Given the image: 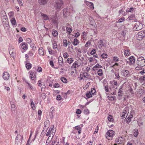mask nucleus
<instances>
[{
  "instance_id": "0eeeda50",
  "label": "nucleus",
  "mask_w": 145,
  "mask_h": 145,
  "mask_svg": "<svg viewBox=\"0 0 145 145\" xmlns=\"http://www.w3.org/2000/svg\"><path fill=\"white\" fill-rule=\"evenodd\" d=\"M37 69L35 67H33L32 70L29 71V73H30V76H32L34 78H36V71Z\"/></svg>"
},
{
  "instance_id": "a19ab883",
  "label": "nucleus",
  "mask_w": 145,
  "mask_h": 145,
  "mask_svg": "<svg viewBox=\"0 0 145 145\" xmlns=\"http://www.w3.org/2000/svg\"><path fill=\"white\" fill-rule=\"evenodd\" d=\"M57 47V44L56 42L55 41L53 44V48L54 49H56Z\"/></svg>"
},
{
  "instance_id": "052dcab7",
  "label": "nucleus",
  "mask_w": 145,
  "mask_h": 145,
  "mask_svg": "<svg viewBox=\"0 0 145 145\" xmlns=\"http://www.w3.org/2000/svg\"><path fill=\"white\" fill-rule=\"evenodd\" d=\"M37 72H40L42 71V69L40 67H39L37 69Z\"/></svg>"
},
{
  "instance_id": "49530a36",
  "label": "nucleus",
  "mask_w": 145,
  "mask_h": 145,
  "mask_svg": "<svg viewBox=\"0 0 145 145\" xmlns=\"http://www.w3.org/2000/svg\"><path fill=\"white\" fill-rule=\"evenodd\" d=\"M84 112L85 114L87 115L89 113V111L88 109H86L84 110Z\"/></svg>"
},
{
  "instance_id": "aec40b11",
  "label": "nucleus",
  "mask_w": 145,
  "mask_h": 145,
  "mask_svg": "<svg viewBox=\"0 0 145 145\" xmlns=\"http://www.w3.org/2000/svg\"><path fill=\"white\" fill-rule=\"evenodd\" d=\"M102 67V66L101 65H99L98 64H96L94 66L92 69L93 70V71H95L96 70H97V69H96V68H101Z\"/></svg>"
},
{
  "instance_id": "de8ad7c7",
  "label": "nucleus",
  "mask_w": 145,
  "mask_h": 145,
  "mask_svg": "<svg viewBox=\"0 0 145 145\" xmlns=\"http://www.w3.org/2000/svg\"><path fill=\"white\" fill-rule=\"evenodd\" d=\"M91 25L95 27L96 25V24L95 23V22L94 20H91L90 22Z\"/></svg>"
},
{
  "instance_id": "a211bd4d",
  "label": "nucleus",
  "mask_w": 145,
  "mask_h": 145,
  "mask_svg": "<svg viewBox=\"0 0 145 145\" xmlns=\"http://www.w3.org/2000/svg\"><path fill=\"white\" fill-rule=\"evenodd\" d=\"M135 14H131L130 16H129L128 18V19L129 20H134V19H135Z\"/></svg>"
},
{
  "instance_id": "f03ea898",
  "label": "nucleus",
  "mask_w": 145,
  "mask_h": 145,
  "mask_svg": "<svg viewBox=\"0 0 145 145\" xmlns=\"http://www.w3.org/2000/svg\"><path fill=\"white\" fill-rule=\"evenodd\" d=\"M114 131L112 130H109L106 132V137L108 140H112V137L114 135Z\"/></svg>"
},
{
  "instance_id": "f3484780",
  "label": "nucleus",
  "mask_w": 145,
  "mask_h": 145,
  "mask_svg": "<svg viewBox=\"0 0 145 145\" xmlns=\"http://www.w3.org/2000/svg\"><path fill=\"white\" fill-rule=\"evenodd\" d=\"M130 64H132L134 63L135 61V58L133 56H131L129 58Z\"/></svg>"
},
{
  "instance_id": "4468645a",
  "label": "nucleus",
  "mask_w": 145,
  "mask_h": 145,
  "mask_svg": "<svg viewBox=\"0 0 145 145\" xmlns=\"http://www.w3.org/2000/svg\"><path fill=\"white\" fill-rule=\"evenodd\" d=\"M87 75H88V74L87 72L83 73V72H81V73L80 74V80H84V79H83V77L86 78V76Z\"/></svg>"
},
{
  "instance_id": "37998d69",
  "label": "nucleus",
  "mask_w": 145,
  "mask_h": 145,
  "mask_svg": "<svg viewBox=\"0 0 145 145\" xmlns=\"http://www.w3.org/2000/svg\"><path fill=\"white\" fill-rule=\"evenodd\" d=\"M89 7L91 8L92 9H94V7L93 6V3L91 2H90L89 4Z\"/></svg>"
},
{
  "instance_id": "79ce46f5",
  "label": "nucleus",
  "mask_w": 145,
  "mask_h": 145,
  "mask_svg": "<svg viewBox=\"0 0 145 145\" xmlns=\"http://www.w3.org/2000/svg\"><path fill=\"white\" fill-rule=\"evenodd\" d=\"M67 60L69 64L71 63L73 61V59L72 58H68Z\"/></svg>"
},
{
  "instance_id": "4be33fe9",
  "label": "nucleus",
  "mask_w": 145,
  "mask_h": 145,
  "mask_svg": "<svg viewBox=\"0 0 145 145\" xmlns=\"http://www.w3.org/2000/svg\"><path fill=\"white\" fill-rule=\"evenodd\" d=\"M41 16L44 20H46L48 19V17L47 15L43 14L42 13H41Z\"/></svg>"
},
{
  "instance_id": "864d4df0",
  "label": "nucleus",
  "mask_w": 145,
  "mask_h": 145,
  "mask_svg": "<svg viewBox=\"0 0 145 145\" xmlns=\"http://www.w3.org/2000/svg\"><path fill=\"white\" fill-rule=\"evenodd\" d=\"M61 97L60 95H57L56 97V99L57 100L60 101L61 99Z\"/></svg>"
},
{
  "instance_id": "72a5a7b5",
  "label": "nucleus",
  "mask_w": 145,
  "mask_h": 145,
  "mask_svg": "<svg viewBox=\"0 0 145 145\" xmlns=\"http://www.w3.org/2000/svg\"><path fill=\"white\" fill-rule=\"evenodd\" d=\"M68 45L67 41L66 39L63 40V46L66 47Z\"/></svg>"
},
{
  "instance_id": "bf43d9fd",
  "label": "nucleus",
  "mask_w": 145,
  "mask_h": 145,
  "mask_svg": "<svg viewBox=\"0 0 145 145\" xmlns=\"http://www.w3.org/2000/svg\"><path fill=\"white\" fill-rule=\"evenodd\" d=\"M63 56L64 58H67L69 57V55L67 52H65L63 54Z\"/></svg>"
},
{
  "instance_id": "603ef678",
  "label": "nucleus",
  "mask_w": 145,
  "mask_h": 145,
  "mask_svg": "<svg viewBox=\"0 0 145 145\" xmlns=\"http://www.w3.org/2000/svg\"><path fill=\"white\" fill-rule=\"evenodd\" d=\"M108 119L110 121H112L113 120V119L112 118V116H109L108 117Z\"/></svg>"
},
{
  "instance_id": "9d476101",
  "label": "nucleus",
  "mask_w": 145,
  "mask_h": 145,
  "mask_svg": "<svg viewBox=\"0 0 145 145\" xmlns=\"http://www.w3.org/2000/svg\"><path fill=\"white\" fill-rule=\"evenodd\" d=\"M97 44L99 49H101L102 46H105V43L103 42V41L102 40H100L98 42Z\"/></svg>"
},
{
  "instance_id": "2f4dec72",
  "label": "nucleus",
  "mask_w": 145,
  "mask_h": 145,
  "mask_svg": "<svg viewBox=\"0 0 145 145\" xmlns=\"http://www.w3.org/2000/svg\"><path fill=\"white\" fill-rule=\"evenodd\" d=\"M89 61L90 62H91L92 61H96V62H97V60L96 59L92 57H90L89 59Z\"/></svg>"
},
{
  "instance_id": "b1692460",
  "label": "nucleus",
  "mask_w": 145,
  "mask_h": 145,
  "mask_svg": "<svg viewBox=\"0 0 145 145\" xmlns=\"http://www.w3.org/2000/svg\"><path fill=\"white\" fill-rule=\"evenodd\" d=\"M25 67L28 70L30 69L32 67V65L29 63H28L25 64Z\"/></svg>"
},
{
  "instance_id": "4d7b16f0",
  "label": "nucleus",
  "mask_w": 145,
  "mask_h": 145,
  "mask_svg": "<svg viewBox=\"0 0 145 145\" xmlns=\"http://www.w3.org/2000/svg\"><path fill=\"white\" fill-rule=\"evenodd\" d=\"M113 60L115 62H118L119 61V58L116 56H114L113 57Z\"/></svg>"
},
{
  "instance_id": "c03bdc74",
  "label": "nucleus",
  "mask_w": 145,
  "mask_h": 145,
  "mask_svg": "<svg viewBox=\"0 0 145 145\" xmlns=\"http://www.w3.org/2000/svg\"><path fill=\"white\" fill-rule=\"evenodd\" d=\"M107 56L108 55L106 54H105L104 53L103 54L101 55V57L103 59L106 58L107 57Z\"/></svg>"
},
{
  "instance_id": "09e8293b",
  "label": "nucleus",
  "mask_w": 145,
  "mask_h": 145,
  "mask_svg": "<svg viewBox=\"0 0 145 145\" xmlns=\"http://www.w3.org/2000/svg\"><path fill=\"white\" fill-rule=\"evenodd\" d=\"M96 50L95 49H93L91 51L90 54L91 55H93V54H95V53L96 52Z\"/></svg>"
},
{
  "instance_id": "3c124183",
  "label": "nucleus",
  "mask_w": 145,
  "mask_h": 145,
  "mask_svg": "<svg viewBox=\"0 0 145 145\" xmlns=\"http://www.w3.org/2000/svg\"><path fill=\"white\" fill-rule=\"evenodd\" d=\"M90 92L92 95H94L96 91L94 88H92Z\"/></svg>"
},
{
  "instance_id": "6ab92c4d",
  "label": "nucleus",
  "mask_w": 145,
  "mask_h": 145,
  "mask_svg": "<svg viewBox=\"0 0 145 145\" xmlns=\"http://www.w3.org/2000/svg\"><path fill=\"white\" fill-rule=\"evenodd\" d=\"M58 62L59 65L62 66L63 64V59L62 57H58Z\"/></svg>"
},
{
  "instance_id": "c9c22d12",
  "label": "nucleus",
  "mask_w": 145,
  "mask_h": 145,
  "mask_svg": "<svg viewBox=\"0 0 145 145\" xmlns=\"http://www.w3.org/2000/svg\"><path fill=\"white\" fill-rule=\"evenodd\" d=\"M125 18L124 17H123L120 18L118 21L116 22V23H121L123 22V21H124Z\"/></svg>"
},
{
  "instance_id": "5701e85b",
  "label": "nucleus",
  "mask_w": 145,
  "mask_h": 145,
  "mask_svg": "<svg viewBox=\"0 0 145 145\" xmlns=\"http://www.w3.org/2000/svg\"><path fill=\"white\" fill-rule=\"evenodd\" d=\"M75 129L78 130V134H79L81 133V127H80V125H78L75 127Z\"/></svg>"
},
{
  "instance_id": "20e7f679",
  "label": "nucleus",
  "mask_w": 145,
  "mask_h": 145,
  "mask_svg": "<svg viewBox=\"0 0 145 145\" xmlns=\"http://www.w3.org/2000/svg\"><path fill=\"white\" fill-rule=\"evenodd\" d=\"M142 28V24L139 22H137L133 28V30L135 31L139 30Z\"/></svg>"
},
{
  "instance_id": "680f3d73",
  "label": "nucleus",
  "mask_w": 145,
  "mask_h": 145,
  "mask_svg": "<svg viewBox=\"0 0 145 145\" xmlns=\"http://www.w3.org/2000/svg\"><path fill=\"white\" fill-rule=\"evenodd\" d=\"M81 111L79 109H78L76 110V113L77 114H80L81 113Z\"/></svg>"
},
{
  "instance_id": "f704fd0d",
  "label": "nucleus",
  "mask_w": 145,
  "mask_h": 145,
  "mask_svg": "<svg viewBox=\"0 0 145 145\" xmlns=\"http://www.w3.org/2000/svg\"><path fill=\"white\" fill-rule=\"evenodd\" d=\"M30 78L32 80L31 82L33 84L35 83L36 82L35 80H36V77L34 78V77H33L32 76H30Z\"/></svg>"
},
{
  "instance_id": "9b49d317",
  "label": "nucleus",
  "mask_w": 145,
  "mask_h": 145,
  "mask_svg": "<svg viewBox=\"0 0 145 145\" xmlns=\"http://www.w3.org/2000/svg\"><path fill=\"white\" fill-rule=\"evenodd\" d=\"M50 118L52 119L53 117V114L54 113L55 111L54 109V107H52L50 109Z\"/></svg>"
},
{
  "instance_id": "ea45409f",
  "label": "nucleus",
  "mask_w": 145,
  "mask_h": 145,
  "mask_svg": "<svg viewBox=\"0 0 145 145\" xmlns=\"http://www.w3.org/2000/svg\"><path fill=\"white\" fill-rule=\"evenodd\" d=\"M126 33H127V31H126V30H124L122 31L121 33V34L123 37H125Z\"/></svg>"
},
{
  "instance_id": "423d86ee",
  "label": "nucleus",
  "mask_w": 145,
  "mask_h": 145,
  "mask_svg": "<svg viewBox=\"0 0 145 145\" xmlns=\"http://www.w3.org/2000/svg\"><path fill=\"white\" fill-rule=\"evenodd\" d=\"M63 2L61 0H57L55 6L57 9H59L63 6Z\"/></svg>"
},
{
  "instance_id": "e433bc0d",
  "label": "nucleus",
  "mask_w": 145,
  "mask_h": 145,
  "mask_svg": "<svg viewBox=\"0 0 145 145\" xmlns=\"http://www.w3.org/2000/svg\"><path fill=\"white\" fill-rule=\"evenodd\" d=\"M61 80L64 83H66L67 82V80L64 77H61Z\"/></svg>"
},
{
  "instance_id": "6e6552de",
  "label": "nucleus",
  "mask_w": 145,
  "mask_h": 145,
  "mask_svg": "<svg viewBox=\"0 0 145 145\" xmlns=\"http://www.w3.org/2000/svg\"><path fill=\"white\" fill-rule=\"evenodd\" d=\"M20 47L23 50V51H22V52H24L28 48L27 45L25 42H22L21 44Z\"/></svg>"
},
{
  "instance_id": "6e6d98bb",
  "label": "nucleus",
  "mask_w": 145,
  "mask_h": 145,
  "mask_svg": "<svg viewBox=\"0 0 145 145\" xmlns=\"http://www.w3.org/2000/svg\"><path fill=\"white\" fill-rule=\"evenodd\" d=\"M135 8H134L133 7H131V8H129V10L130 12H135Z\"/></svg>"
},
{
  "instance_id": "bb28decb",
  "label": "nucleus",
  "mask_w": 145,
  "mask_h": 145,
  "mask_svg": "<svg viewBox=\"0 0 145 145\" xmlns=\"http://www.w3.org/2000/svg\"><path fill=\"white\" fill-rule=\"evenodd\" d=\"M92 94L90 91H88L86 94V97L88 98H89L92 97Z\"/></svg>"
},
{
  "instance_id": "a878e982",
  "label": "nucleus",
  "mask_w": 145,
  "mask_h": 145,
  "mask_svg": "<svg viewBox=\"0 0 145 145\" xmlns=\"http://www.w3.org/2000/svg\"><path fill=\"white\" fill-rule=\"evenodd\" d=\"M130 54V50L129 49L125 50L124 52V54L125 56H128Z\"/></svg>"
},
{
  "instance_id": "1a4fd4ad",
  "label": "nucleus",
  "mask_w": 145,
  "mask_h": 145,
  "mask_svg": "<svg viewBox=\"0 0 145 145\" xmlns=\"http://www.w3.org/2000/svg\"><path fill=\"white\" fill-rule=\"evenodd\" d=\"M9 74L7 72H5L3 73V77L4 80H8L9 78Z\"/></svg>"
},
{
  "instance_id": "13d9d810",
  "label": "nucleus",
  "mask_w": 145,
  "mask_h": 145,
  "mask_svg": "<svg viewBox=\"0 0 145 145\" xmlns=\"http://www.w3.org/2000/svg\"><path fill=\"white\" fill-rule=\"evenodd\" d=\"M131 121V118L129 117H128L126 118V122L127 123H128Z\"/></svg>"
},
{
  "instance_id": "0e129e2a",
  "label": "nucleus",
  "mask_w": 145,
  "mask_h": 145,
  "mask_svg": "<svg viewBox=\"0 0 145 145\" xmlns=\"http://www.w3.org/2000/svg\"><path fill=\"white\" fill-rule=\"evenodd\" d=\"M51 129V128H50L48 130V132H47V133L46 134V136H48L50 134V133H51L50 131H51V130H50Z\"/></svg>"
},
{
  "instance_id": "412c9836",
  "label": "nucleus",
  "mask_w": 145,
  "mask_h": 145,
  "mask_svg": "<svg viewBox=\"0 0 145 145\" xmlns=\"http://www.w3.org/2000/svg\"><path fill=\"white\" fill-rule=\"evenodd\" d=\"M27 84H28V86L29 87V89H31L32 91H35L36 90V88L35 87H33L31 84L29 83L26 82Z\"/></svg>"
},
{
  "instance_id": "7c9ffc66",
  "label": "nucleus",
  "mask_w": 145,
  "mask_h": 145,
  "mask_svg": "<svg viewBox=\"0 0 145 145\" xmlns=\"http://www.w3.org/2000/svg\"><path fill=\"white\" fill-rule=\"evenodd\" d=\"M78 41V40L76 38L74 39L73 43V44L75 46L76 45L79 43Z\"/></svg>"
},
{
  "instance_id": "8fccbe9b",
  "label": "nucleus",
  "mask_w": 145,
  "mask_h": 145,
  "mask_svg": "<svg viewBox=\"0 0 145 145\" xmlns=\"http://www.w3.org/2000/svg\"><path fill=\"white\" fill-rule=\"evenodd\" d=\"M109 86H108L107 85L105 86V89L106 92H109L110 91L108 88Z\"/></svg>"
},
{
  "instance_id": "69168bd1",
  "label": "nucleus",
  "mask_w": 145,
  "mask_h": 145,
  "mask_svg": "<svg viewBox=\"0 0 145 145\" xmlns=\"http://www.w3.org/2000/svg\"><path fill=\"white\" fill-rule=\"evenodd\" d=\"M90 44V42L88 41L86 43V44L85 45V46L86 47H88L89 45Z\"/></svg>"
},
{
  "instance_id": "e2e57ef3",
  "label": "nucleus",
  "mask_w": 145,
  "mask_h": 145,
  "mask_svg": "<svg viewBox=\"0 0 145 145\" xmlns=\"http://www.w3.org/2000/svg\"><path fill=\"white\" fill-rule=\"evenodd\" d=\"M59 86L60 85L58 83H56L54 86V87L55 88H59Z\"/></svg>"
},
{
  "instance_id": "cd10ccee",
  "label": "nucleus",
  "mask_w": 145,
  "mask_h": 145,
  "mask_svg": "<svg viewBox=\"0 0 145 145\" xmlns=\"http://www.w3.org/2000/svg\"><path fill=\"white\" fill-rule=\"evenodd\" d=\"M2 20L3 22H5V23H8L7 17L6 16H4L3 17V18H2Z\"/></svg>"
},
{
  "instance_id": "c756f323",
  "label": "nucleus",
  "mask_w": 145,
  "mask_h": 145,
  "mask_svg": "<svg viewBox=\"0 0 145 145\" xmlns=\"http://www.w3.org/2000/svg\"><path fill=\"white\" fill-rule=\"evenodd\" d=\"M10 21L13 25H16V22L14 18H11L10 20Z\"/></svg>"
},
{
  "instance_id": "c85d7f7f",
  "label": "nucleus",
  "mask_w": 145,
  "mask_h": 145,
  "mask_svg": "<svg viewBox=\"0 0 145 145\" xmlns=\"http://www.w3.org/2000/svg\"><path fill=\"white\" fill-rule=\"evenodd\" d=\"M52 34L54 36L56 37L58 35V32L56 30L54 29L52 31Z\"/></svg>"
},
{
  "instance_id": "39448f33",
  "label": "nucleus",
  "mask_w": 145,
  "mask_h": 145,
  "mask_svg": "<svg viewBox=\"0 0 145 145\" xmlns=\"http://www.w3.org/2000/svg\"><path fill=\"white\" fill-rule=\"evenodd\" d=\"M122 76L125 77H128L130 76L129 71L127 70H123L121 72Z\"/></svg>"
},
{
  "instance_id": "dca6fc26",
  "label": "nucleus",
  "mask_w": 145,
  "mask_h": 145,
  "mask_svg": "<svg viewBox=\"0 0 145 145\" xmlns=\"http://www.w3.org/2000/svg\"><path fill=\"white\" fill-rule=\"evenodd\" d=\"M78 67L79 65L77 63L76 61H75L73 64L71 68H73L76 71V68Z\"/></svg>"
},
{
  "instance_id": "f8f14e48",
  "label": "nucleus",
  "mask_w": 145,
  "mask_h": 145,
  "mask_svg": "<svg viewBox=\"0 0 145 145\" xmlns=\"http://www.w3.org/2000/svg\"><path fill=\"white\" fill-rule=\"evenodd\" d=\"M39 55L40 56L44 55V50L42 47H40L39 48Z\"/></svg>"
},
{
  "instance_id": "ddd939ff",
  "label": "nucleus",
  "mask_w": 145,
  "mask_h": 145,
  "mask_svg": "<svg viewBox=\"0 0 145 145\" xmlns=\"http://www.w3.org/2000/svg\"><path fill=\"white\" fill-rule=\"evenodd\" d=\"M39 3L40 5L46 4L48 2V0H38Z\"/></svg>"
},
{
  "instance_id": "f257e3e1",
  "label": "nucleus",
  "mask_w": 145,
  "mask_h": 145,
  "mask_svg": "<svg viewBox=\"0 0 145 145\" xmlns=\"http://www.w3.org/2000/svg\"><path fill=\"white\" fill-rule=\"evenodd\" d=\"M137 64L141 67H143L145 65V59L144 57H140L137 59Z\"/></svg>"
},
{
  "instance_id": "5fc2aeb1",
  "label": "nucleus",
  "mask_w": 145,
  "mask_h": 145,
  "mask_svg": "<svg viewBox=\"0 0 145 145\" xmlns=\"http://www.w3.org/2000/svg\"><path fill=\"white\" fill-rule=\"evenodd\" d=\"M19 138H21L22 139L23 137L20 135H17L16 137V140H18Z\"/></svg>"
},
{
  "instance_id": "338daca9",
  "label": "nucleus",
  "mask_w": 145,
  "mask_h": 145,
  "mask_svg": "<svg viewBox=\"0 0 145 145\" xmlns=\"http://www.w3.org/2000/svg\"><path fill=\"white\" fill-rule=\"evenodd\" d=\"M124 11L123 10V9H121V10H120L119 11V15H120V14H123V12H124Z\"/></svg>"
},
{
  "instance_id": "473e14b6",
  "label": "nucleus",
  "mask_w": 145,
  "mask_h": 145,
  "mask_svg": "<svg viewBox=\"0 0 145 145\" xmlns=\"http://www.w3.org/2000/svg\"><path fill=\"white\" fill-rule=\"evenodd\" d=\"M66 30L69 33V34H70L72 31V27L70 28V27H67Z\"/></svg>"
},
{
  "instance_id": "58836bf2",
  "label": "nucleus",
  "mask_w": 145,
  "mask_h": 145,
  "mask_svg": "<svg viewBox=\"0 0 145 145\" xmlns=\"http://www.w3.org/2000/svg\"><path fill=\"white\" fill-rule=\"evenodd\" d=\"M49 121L48 120H46L44 122V125H46L48 128H49Z\"/></svg>"
},
{
  "instance_id": "774afa93",
  "label": "nucleus",
  "mask_w": 145,
  "mask_h": 145,
  "mask_svg": "<svg viewBox=\"0 0 145 145\" xmlns=\"http://www.w3.org/2000/svg\"><path fill=\"white\" fill-rule=\"evenodd\" d=\"M28 55L30 56H32L33 55V53L31 51H29L28 53Z\"/></svg>"
},
{
  "instance_id": "a18cd8bd",
  "label": "nucleus",
  "mask_w": 145,
  "mask_h": 145,
  "mask_svg": "<svg viewBox=\"0 0 145 145\" xmlns=\"http://www.w3.org/2000/svg\"><path fill=\"white\" fill-rule=\"evenodd\" d=\"M47 96V95L45 93H42L41 94V97L42 99H44Z\"/></svg>"
},
{
  "instance_id": "4c0bfd02",
  "label": "nucleus",
  "mask_w": 145,
  "mask_h": 145,
  "mask_svg": "<svg viewBox=\"0 0 145 145\" xmlns=\"http://www.w3.org/2000/svg\"><path fill=\"white\" fill-rule=\"evenodd\" d=\"M98 74L100 76H101L103 74L102 70L101 69H99L97 71Z\"/></svg>"
},
{
  "instance_id": "2eb2a0df",
  "label": "nucleus",
  "mask_w": 145,
  "mask_h": 145,
  "mask_svg": "<svg viewBox=\"0 0 145 145\" xmlns=\"http://www.w3.org/2000/svg\"><path fill=\"white\" fill-rule=\"evenodd\" d=\"M123 93V89L122 86H121L118 93V96L120 97H121L122 96Z\"/></svg>"
},
{
  "instance_id": "393cba45",
  "label": "nucleus",
  "mask_w": 145,
  "mask_h": 145,
  "mask_svg": "<svg viewBox=\"0 0 145 145\" xmlns=\"http://www.w3.org/2000/svg\"><path fill=\"white\" fill-rule=\"evenodd\" d=\"M114 74L115 76H116L115 79L119 80L120 78V76L119 75L118 72H115Z\"/></svg>"
},
{
  "instance_id": "7ed1b4c3",
  "label": "nucleus",
  "mask_w": 145,
  "mask_h": 145,
  "mask_svg": "<svg viewBox=\"0 0 145 145\" xmlns=\"http://www.w3.org/2000/svg\"><path fill=\"white\" fill-rule=\"evenodd\" d=\"M145 36V32L141 31L139 32L136 36V39L138 40H141Z\"/></svg>"
}]
</instances>
